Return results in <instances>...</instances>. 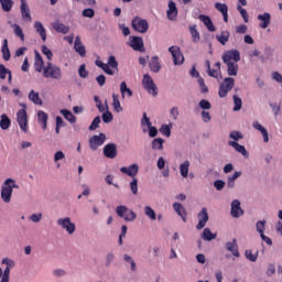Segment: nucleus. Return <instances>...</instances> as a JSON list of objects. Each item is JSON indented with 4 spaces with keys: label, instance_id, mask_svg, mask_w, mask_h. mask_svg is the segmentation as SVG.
Returning <instances> with one entry per match:
<instances>
[{
    "label": "nucleus",
    "instance_id": "1",
    "mask_svg": "<svg viewBox=\"0 0 282 282\" xmlns=\"http://www.w3.org/2000/svg\"><path fill=\"white\" fill-rule=\"evenodd\" d=\"M44 78H52L53 80H61L63 78V72L61 67L54 65L53 63H47L43 70Z\"/></svg>",
    "mask_w": 282,
    "mask_h": 282
},
{
    "label": "nucleus",
    "instance_id": "2",
    "mask_svg": "<svg viewBox=\"0 0 282 282\" xmlns=\"http://www.w3.org/2000/svg\"><path fill=\"white\" fill-rule=\"evenodd\" d=\"M2 265H6L4 270L0 267V282H10V271L14 268V260L4 258L1 261Z\"/></svg>",
    "mask_w": 282,
    "mask_h": 282
},
{
    "label": "nucleus",
    "instance_id": "3",
    "mask_svg": "<svg viewBox=\"0 0 282 282\" xmlns=\"http://www.w3.org/2000/svg\"><path fill=\"white\" fill-rule=\"evenodd\" d=\"M116 213L118 217H120L121 219H124V221H135V219L138 218V215L135 214V212H133L132 209H129L124 205L117 206Z\"/></svg>",
    "mask_w": 282,
    "mask_h": 282
},
{
    "label": "nucleus",
    "instance_id": "4",
    "mask_svg": "<svg viewBox=\"0 0 282 282\" xmlns=\"http://www.w3.org/2000/svg\"><path fill=\"white\" fill-rule=\"evenodd\" d=\"M235 87V78L226 77L219 86L218 96L219 98H226L228 91H232Z\"/></svg>",
    "mask_w": 282,
    "mask_h": 282
},
{
    "label": "nucleus",
    "instance_id": "5",
    "mask_svg": "<svg viewBox=\"0 0 282 282\" xmlns=\"http://www.w3.org/2000/svg\"><path fill=\"white\" fill-rule=\"evenodd\" d=\"M131 25L132 29L135 32H140V34H147V32H149V21H147L145 19L135 17L132 20Z\"/></svg>",
    "mask_w": 282,
    "mask_h": 282
},
{
    "label": "nucleus",
    "instance_id": "6",
    "mask_svg": "<svg viewBox=\"0 0 282 282\" xmlns=\"http://www.w3.org/2000/svg\"><path fill=\"white\" fill-rule=\"evenodd\" d=\"M10 184H14V180L7 178L4 181V185L2 186V191H1V197L6 204H10L12 199V186Z\"/></svg>",
    "mask_w": 282,
    "mask_h": 282
},
{
    "label": "nucleus",
    "instance_id": "7",
    "mask_svg": "<svg viewBox=\"0 0 282 282\" xmlns=\"http://www.w3.org/2000/svg\"><path fill=\"white\" fill-rule=\"evenodd\" d=\"M142 85H143L144 89H147V91L149 94H151V96H158V86H155L153 78L150 77L149 74H145L143 76Z\"/></svg>",
    "mask_w": 282,
    "mask_h": 282
},
{
    "label": "nucleus",
    "instance_id": "8",
    "mask_svg": "<svg viewBox=\"0 0 282 282\" xmlns=\"http://www.w3.org/2000/svg\"><path fill=\"white\" fill-rule=\"evenodd\" d=\"M57 226H61L68 235H74V232H76V224L72 223V218L69 217L59 218L57 220Z\"/></svg>",
    "mask_w": 282,
    "mask_h": 282
},
{
    "label": "nucleus",
    "instance_id": "9",
    "mask_svg": "<svg viewBox=\"0 0 282 282\" xmlns=\"http://www.w3.org/2000/svg\"><path fill=\"white\" fill-rule=\"evenodd\" d=\"M107 135L105 133L95 134L89 139V147L91 151H97L98 147H102Z\"/></svg>",
    "mask_w": 282,
    "mask_h": 282
},
{
    "label": "nucleus",
    "instance_id": "10",
    "mask_svg": "<svg viewBox=\"0 0 282 282\" xmlns=\"http://www.w3.org/2000/svg\"><path fill=\"white\" fill-rule=\"evenodd\" d=\"M225 64L239 63L241 61V54L237 50L227 51L223 55Z\"/></svg>",
    "mask_w": 282,
    "mask_h": 282
},
{
    "label": "nucleus",
    "instance_id": "11",
    "mask_svg": "<svg viewBox=\"0 0 282 282\" xmlns=\"http://www.w3.org/2000/svg\"><path fill=\"white\" fill-rule=\"evenodd\" d=\"M169 52L172 54L174 65H182L184 63V55L178 46H171Z\"/></svg>",
    "mask_w": 282,
    "mask_h": 282
},
{
    "label": "nucleus",
    "instance_id": "12",
    "mask_svg": "<svg viewBox=\"0 0 282 282\" xmlns=\"http://www.w3.org/2000/svg\"><path fill=\"white\" fill-rule=\"evenodd\" d=\"M104 155L108 160H116L118 156V147L115 143H108L104 147Z\"/></svg>",
    "mask_w": 282,
    "mask_h": 282
},
{
    "label": "nucleus",
    "instance_id": "13",
    "mask_svg": "<svg viewBox=\"0 0 282 282\" xmlns=\"http://www.w3.org/2000/svg\"><path fill=\"white\" fill-rule=\"evenodd\" d=\"M18 124L24 133H28V112L25 109L18 111Z\"/></svg>",
    "mask_w": 282,
    "mask_h": 282
},
{
    "label": "nucleus",
    "instance_id": "14",
    "mask_svg": "<svg viewBox=\"0 0 282 282\" xmlns=\"http://www.w3.org/2000/svg\"><path fill=\"white\" fill-rule=\"evenodd\" d=\"M198 224L196 225L197 230H202V228L206 227V224H208V209L204 207L200 213L198 214Z\"/></svg>",
    "mask_w": 282,
    "mask_h": 282
},
{
    "label": "nucleus",
    "instance_id": "15",
    "mask_svg": "<svg viewBox=\"0 0 282 282\" xmlns=\"http://www.w3.org/2000/svg\"><path fill=\"white\" fill-rule=\"evenodd\" d=\"M130 47H132L134 52H144V40H142L140 36H133Z\"/></svg>",
    "mask_w": 282,
    "mask_h": 282
},
{
    "label": "nucleus",
    "instance_id": "16",
    "mask_svg": "<svg viewBox=\"0 0 282 282\" xmlns=\"http://www.w3.org/2000/svg\"><path fill=\"white\" fill-rule=\"evenodd\" d=\"M271 20H272V17L268 12L263 14H259L258 15V21H260L259 28H261V30L268 29L271 23Z\"/></svg>",
    "mask_w": 282,
    "mask_h": 282
},
{
    "label": "nucleus",
    "instance_id": "17",
    "mask_svg": "<svg viewBox=\"0 0 282 282\" xmlns=\"http://www.w3.org/2000/svg\"><path fill=\"white\" fill-rule=\"evenodd\" d=\"M243 215V209H241V202L238 199L232 200L231 203V216L239 218Z\"/></svg>",
    "mask_w": 282,
    "mask_h": 282
},
{
    "label": "nucleus",
    "instance_id": "18",
    "mask_svg": "<svg viewBox=\"0 0 282 282\" xmlns=\"http://www.w3.org/2000/svg\"><path fill=\"white\" fill-rule=\"evenodd\" d=\"M74 50L79 54V56L85 57L87 56V51L85 48V45H83V42L80 41V36L75 37V44H74Z\"/></svg>",
    "mask_w": 282,
    "mask_h": 282
},
{
    "label": "nucleus",
    "instance_id": "19",
    "mask_svg": "<svg viewBox=\"0 0 282 282\" xmlns=\"http://www.w3.org/2000/svg\"><path fill=\"white\" fill-rule=\"evenodd\" d=\"M121 173L129 175V177L135 178V175H138V171H140V167L138 164H132L129 167H121L120 169Z\"/></svg>",
    "mask_w": 282,
    "mask_h": 282
},
{
    "label": "nucleus",
    "instance_id": "20",
    "mask_svg": "<svg viewBox=\"0 0 282 282\" xmlns=\"http://www.w3.org/2000/svg\"><path fill=\"white\" fill-rule=\"evenodd\" d=\"M199 21L204 23V25L207 28L208 32H216L215 24H213V20H210V17L200 14L198 17Z\"/></svg>",
    "mask_w": 282,
    "mask_h": 282
},
{
    "label": "nucleus",
    "instance_id": "21",
    "mask_svg": "<svg viewBox=\"0 0 282 282\" xmlns=\"http://www.w3.org/2000/svg\"><path fill=\"white\" fill-rule=\"evenodd\" d=\"M34 30L37 32V34H40L42 41H47V31L45 30V26H43V23L35 21Z\"/></svg>",
    "mask_w": 282,
    "mask_h": 282
},
{
    "label": "nucleus",
    "instance_id": "22",
    "mask_svg": "<svg viewBox=\"0 0 282 282\" xmlns=\"http://www.w3.org/2000/svg\"><path fill=\"white\" fill-rule=\"evenodd\" d=\"M20 12L23 21L32 22V14H30V7L28 3H21Z\"/></svg>",
    "mask_w": 282,
    "mask_h": 282
},
{
    "label": "nucleus",
    "instance_id": "23",
    "mask_svg": "<svg viewBox=\"0 0 282 282\" xmlns=\"http://www.w3.org/2000/svg\"><path fill=\"white\" fill-rule=\"evenodd\" d=\"M173 208L175 210V213L177 214L178 217H181V219L186 223V208H184V206H182L181 203H174L173 204Z\"/></svg>",
    "mask_w": 282,
    "mask_h": 282
},
{
    "label": "nucleus",
    "instance_id": "24",
    "mask_svg": "<svg viewBox=\"0 0 282 282\" xmlns=\"http://www.w3.org/2000/svg\"><path fill=\"white\" fill-rule=\"evenodd\" d=\"M229 147H232L235 149V151H237V153H241V155H243V158H248V150H246V147L239 144L237 141H229L228 142Z\"/></svg>",
    "mask_w": 282,
    "mask_h": 282
},
{
    "label": "nucleus",
    "instance_id": "25",
    "mask_svg": "<svg viewBox=\"0 0 282 282\" xmlns=\"http://www.w3.org/2000/svg\"><path fill=\"white\" fill-rule=\"evenodd\" d=\"M253 129H256L257 131H260V133L263 138V142H270L268 129H265L263 126H261V123H259V121L253 122Z\"/></svg>",
    "mask_w": 282,
    "mask_h": 282
},
{
    "label": "nucleus",
    "instance_id": "26",
    "mask_svg": "<svg viewBox=\"0 0 282 282\" xmlns=\"http://www.w3.org/2000/svg\"><path fill=\"white\" fill-rule=\"evenodd\" d=\"M44 65H45V62L43 61V57L39 52L35 51V62H34L35 72L41 74V72H43Z\"/></svg>",
    "mask_w": 282,
    "mask_h": 282
},
{
    "label": "nucleus",
    "instance_id": "27",
    "mask_svg": "<svg viewBox=\"0 0 282 282\" xmlns=\"http://www.w3.org/2000/svg\"><path fill=\"white\" fill-rule=\"evenodd\" d=\"M215 8L223 14L225 23H228V4L216 2Z\"/></svg>",
    "mask_w": 282,
    "mask_h": 282
},
{
    "label": "nucleus",
    "instance_id": "28",
    "mask_svg": "<svg viewBox=\"0 0 282 282\" xmlns=\"http://www.w3.org/2000/svg\"><path fill=\"white\" fill-rule=\"evenodd\" d=\"M189 34L192 36L193 43H199L202 41V36L199 35V31H197V24H192L188 26Z\"/></svg>",
    "mask_w": 282,
    "mask_h": 282
},
{
    "label": "nucleus",
    "instance_id": "29",
    "mask_svg": "<svg viewBox=\"0 0 282 282\" xmlns=\"http://www.w3.org/2000/svg\"><path fill=\"white\" fill-rule=\"evenodd\" d=\"M176 17H177V7L173 2V0H170L169 10H167V19H170V21H175Z\"/></svg>",
    "mask_w": 282,
    "mask_h": 282
},
{
    "label": "nucleus",
    "instance_id": "30",
    "mask_svg": "<svg viewBox=\"0 0 282 282\" xmlns=\"http://www.w3.org/2000/svg\"><path fill=\"white\" fill-rule=\"evenodd\" d=\"M226 248L234 257H239V246L237 245V239H234L231 242H227Z\"/></svg>",
    "mask_w": 282,
    "mask_h": 282
},
{
    "label": "nucleus",
    "instance_id": "31",
    "mask_svg": "<svg viewBox=\"0 0 282 282\" xmlns=\"http://www.w3.org/2000/svg\"><path fill=\"white\" fill-rule=\"evenodd\" d=\"M149 67H150L151 72H154V74H158V72H160V69H162V65H160V57H158V56L152 57L149 63Z\"/></svg>",
    "mask_w": 282,
    "mask_h": 282
},
{
    "label": "nucleus",
    "instance_id": "32",
    "mask_svg": "<svg viewBox=\"0 0 282 282\" xmlns=\"http://www.w3.org/2000/svg\"><path fill=\"white\" fill-rule=\"evenodd\" d=\"M47 112L43 111V110H40L37 111V120H39V123L42 126V129H47Z\"/></svg>",
    "mask_w": 282,
    "mask_h": 282
},
{
    "label": "nucleus",
    "instance_id": "33",
    "mask_svg": "<svg viewBox=\"0 0 282 282\" xmlns=\"http://www.w3.org/2000/svg\"><path fill=\"white\" fill-rule=\"evenodd\" d=\"M225 65H227L228 76H237V74H239V65L236 62L228 63V64H225Z\"/></svg>",
    "mask_w": 282,
    "mask_h": 282
},
{
    "label": "nucleus",
    "instance_id": "34",
    "mask_svg": "<svg viewBox=\"0 0 282 282\" xmlns=\"http://www.w3.org/2000/svg\"><path fill=\"white\" fill-rule=\"evenodd\" d=\"M29 100L33 102L34 105H39L40 107L43 106V99H41V96L39 93L31 90L29 94Z\"/></svg>",
    "mask_w": 282,
    "mask_h": 282
},
{
    "label": "nucleus",
    "instance_id": "35",
    "mask_svg": "<svg viewBox=\"0 0 282 282\" xmlns=\"http://www.w3.org/2000/svg\"><path fill=\"white\" fill-rule=\"evenodd\" d=\"M230 39V32L229 31H223L219 35H216V40L220 45H226Z\"/></svg>",
    "mask_w": 282,
    "mask_h": 282
},
{
    "label": "nucleus",
    "instance_id": "36",
    "mask_svg": "<svg viewBox=\"0 0 282 282\" xmlns=\"http://www.w3.org/2000/svg\"><path fill=\"white\" fill-rule=\"evenodd\" d=\"M53 30H55L56 32H59V34H67L69 32V26L61 22H55L53 23Z\"/></svg>",
    "mask_w": 282,
    "mask_h": 282
},
{
    "label": "nucleus",
    "instance_id": "37",
    "mask_svg": "<svg viewBox=\"0 0 282 282\" xmlns=\"http://www.w3.org/2000/svg\"><path fill=\"white\" fill-rule=\"evenodd\" d=\"M202 239L204 241H213V239H217V234H213L210 228H205L202 234Z\"/></svg>",
    "mask_w": 282,
    "mask_h": 282
},
{
    "label": "nucleus",
    "instance_id": "38",
    "mask_svg": "<svg viewBox=\"0 0 282 282\" xmlns=\"http://www.w3.org/2000/svg\"><path fill=\"white\" fill-rule=\"evenodd\" d=\"M120 93L122 95V98H124V96H128V98H131L133 96V90L127 87V82H122L120 84Z\"/></svg>",
    "mask_w": 282,
    "mask_h": 282
},
{
    "label": "nucleus",
    "instance_id": "39",
    "mask_svg": "<svg viewBox=\"0 0 282 282\" xmlns=\"http://www.w3.org/2000/svg\"><path fill=\"white\" fill-rule=\"evenodd\" d=\"M0 128L6 131L7 129H10V124H12V121L8 118L6 113L1 115L0 117Z\"/></svg>",
    "mask_w": 282,
    "mask_h": 282
},
{
    "label": "nucleus",
    "instance_id": "40",
    "mask_svg": "<svg viewBox=\"0 0 282 282\" xmlns=\"http://www.w3.org/2000/svg\"><path fill=\"white\" fill-rule=\"evenodd\" d=\"M61 113L65 118V120L70 122V124H74L76 122V116H74V113H72V111H69L67 109H62Z\"/></svg>",
    "mask_w": 282,
    "mask_h": 282
},
{
    "label": "nucleus",
    "instance_id": "41",
    "mask_svg": "<svg viewBox=\"0 0 282 282\" xmlns=\"http://www.w3.org/2000/svg\"><path fill=\"white\" fill-rule=\"evenodd\" d=\"M152 149L154 151H162V149H164V139L162 138L153 139Z\"/></svg>",
    "mask_w": 282,
    "mask_h": 282
},
{
    "label": "nucleus",
    "instance_id": "42",
    "mask_svg": "<svg viewBox=\"0 0 282 282\" xmlns=\"http://www.w3.org/2000/svg\"><path fill=\"white\" fill-rule=\"evenodd\" d=\"M112 107L117 113H120L122 111V106H120V99L117 94L112 95Z\"/></svg>",
    "mask_w": 282,
    "mask_h": 282
},
{
    "label": "nucleus",
    "instance_id": "43",
    "mask_svg": "<svg viewBox=\"0 0 282 282\" xmlns=\"http://www.w3.org/2000/svg\"><path fill=\"white\" fill-rule=\"evenodd\" d=\"M0 4L3 12H10L14 6V2L12 0H0Z\"/></svg>",
    "mask_w": 282,
    "mask_h": 282
},
{
    "label": "nucleus",
    "instance_id": "44",
    "mask_svg": "<svg viewBox=\"0 0 282 282\" xmlns=\"http://www.w3.org/2000/svg\"><path fill=\"white\" fill-rule=\"evenodd\" d=\"M13 32L15 36L20 39V41H25V34H23V29L19 24H12Z\"/></svg>",
    "mask_w": 282,
    "mask_h": 282
},
{
    "label": "nucleus",
    "instance_id": "45",
    "mask_svg": "<svg viewBox=\"0 0 282 282\" xmlns=\"http://www.w3.org/2000/svg\"><path fill=\"white\" fill-rule=\"evenodd\" d=\"M191 166V162L189 161H185L184 163H182L180 165V171H181V175L182 177H188V169Z\"/></svg>",
    "mask_w": 282,
    "mask_h": 282
},
{
    "label": "nucleus",
    "instance_id": "46",
    "mask_svg": "<svg viewBox=\"0 0 282 282\" xmlns=\"http://www.w3.org/2000/svg\"><path fill=\"white\" fill-rule=\"evenodd\" d=\"M144 213H145V216L149 217V219H151L152 221H155V219H158V216L155 215V210H153L151 206H145Z\"/></svg>",
    "mask_w": 282,
    "mask_h": 282
},
{
    "label": "nucleus",
    "instance_id": "47",
    "mask_svg": "<svg viewBox=\"0 0 282 282\" xmlns=\"http://www.w3.org/2000/svg\"><path fill=\"white\" fill-rule=\"evenodd\" d=\"M245 257H246V259H248L249 261H252L254 263V261H257V259L259 257V251H257L256 253H252V250L248 249L245 251Z\"/></svg>",
    "mask_w": 282,
    "mask_h": 282
},
{
    "label": "nucleus",
    "instance_id": "48",
    "mask_svg": "<svg viewBox=\"0 0 282 282\" xmlns=\"http://www.w3.org/2000/svg\"><path fill=\"white\" fill-rule=\"evenodd\" d=\"M206 66H207L208 76H210L212 78H218L220 70L210 68V62L209 61L206 62Z\"/></svg>",
    "mask_w": 282,
    "mask_h": 282
},
{
    "label": "nucleus",
    "instance_id": "49",
    "mask_svg": "<svg viewBox=\"0 0 282 282\" xmlns=\"http://www.w3.org/2000/svg\"><path fill=\"white\" fill-rule=\"evenodd\" d=\"M2 54L6 61H10V48L8 47V40L3 41Z\"/></svg>",
    "mask_w": 282,
    "mask_h": 282
},
{
    "label": "nucleus",
    "instance_id": "50",
    "mask_svg": "<svg viewBox=\"0 0 282 282\" xmlns=\"http://www.w3.org/2000/svg\"><path fill=\"white\" fill-rule=\"evenodd\" d=\"M234 111H240L243 102L241 101V98L239 96L234 95Z\"/></svg>",
    "mask_w": 282,
    "mask_h": 282
},
{
    "label": "nucleus",
    "instance_id": "51",
    "mask_svg": "<svg viewBox=\"0 0 282 282\" xmlns=\"http://www.w3.org/2000/svg\"><path fill=\"white\" fill-rule=\"evenodd\" d=\"M101 118H102V122H105L106 124H109V122L113 121V115L109 110L104 112Z\"/></svg>",
    "mask_w": 282,
    "mask_h": 282
},
{
    "label": "nucleus",
    "instance_id": "52",
    "mask_svg": "<svg viewBox=\"0 0 282 282\" xmlns=\"http://www.w3.org/2000/svg\"><path fill=\"white\" fill-rule=\"evenodd\" d=\"M12 73V70L8 69L6 65L0 64V79L6 80V77Z\"/></svg>",
    "mask_w": 282,
    "mask_h": 282
},
{
    "label": "nucleus",
    "instance_id": "53",
    "mask_svg": "<svg viewBox=\"0 0 282 282\" xmlns=\"http://www.w3.org/2000/svg\"><path fill=\"white\" fill-rule=\"evenodd\" d=\"M159 131L160 133H162V135H165L166 138H171V126L162 124Z\"/></svg>",
    "mask_w": 282,
    "mask_h": 282
},
{
    "label": "nucleus",
    "instance_id": "54",
    "mask_svg": "<svg viewBox=\"0 0 282 282\" xmlns=\"http://www.w3.org/2000/svg\"><path fill=\"white\" fill-rule=\"evenodd\" d=\"M100 116L95 117L91 124L89 126V131H96V129L100 127Z\"/></svg>",
    "mask_w": 282,
    "mask_h": 282
},
{
    "label": "nucleus",
    "instance_id": "55",
    "mask_svg": "<svg viewBox=\"0 0 282 282\" xmlns=\"http://www.w3.org/2000/svg\"><path fill=\"white\" fill-rule=\"evenodd\" d=\"M108 66L111 67V69H116V72H118V61H116V56H109Z\"/></svg>",
    "mask_w": 282,
    "mask_h": 282
},
{
    "label": "nucleus",
    "instance_id": "56",
    "mask_svg": "<svg viewBox=\"0 0 282 282\" xmlns=\"http://www.w3.org/2000/svg\"><path fill=\"white\" fill-rule=\"evenodd\" d=\"M229 138L235 140V142H239V140H243V134L239 131H232L230 132Z\"/></svg>",
    "mask_w": 282,
    "mask_h": 282
},
{
    "label": "nucleus",
    "instance_id": "57",
    "mask_svg": "<svg viewBox=\"0 0 282 282\" xmlns=\"http://www.w3.org/2000/svg\"><path fill=\"white\" fill-rule=\"evenodd\" d=\"M256 228H257L259 235H263V232H265V220H259L256 224Z\"/></svg>",
    "mask_w": 282,
    "mask_h": 282
},
{
    "label": "nucleus",
    "instance_id": "58",
    "mask_svg": "<svg viewBox=\"0 0 282 282\" xmlns=\"http://www.w3.org/2000/svg\"><path fill=\"white\" fill-rule=\"evenodd\" d=\"M78 75L80 78H87L89 76V72H87V68L85 64H82L78 68Z\"/></svg>",
    "mask_w": 282,
    "mask_h": 282
},
{
    "label": "nucleus",
    "instance_id": "59",
    "mask_svg": "<svg viewBox=\"0 0 282 282\" xmlns=\"http://www.w3.org/2000/svg\"><path fill=\"white\" fill-rule=\"evenodd\" d=\"M42 54L46 56L47 61H52L54 54L52 53V50H50L47 46L43 45L42 46Z\"/></svg>",
    "mask_w": 282,
    "mask_h": 282
},
{
    "label": "nucleus",
    "instance_id": "60",
    "mask_svg": "<svg viewBox=\"0 0 282 282\" xmlns=\"http://www.w3.org/2000/svg\"><path fill=\"white\" fill-rule=\"evenodd\" d=\"M237 10H238V12H240L245 23H248V21H249L248 11H246V9H242L241 6H238Z\"/></svg>",
    "mask_w": 282,
    "mask_h": 282
},
{
    "label": "nucleus",
    "instance_id": "61",
    "mask_svg": "<svg viewBox=\"0 0 282 282\" xmlns=\"http://www.w3.org/2000/svg\"><path fill=\"white\" fill-rule=\"evenodd\" d=\"M96 12L94 9H84L83 10V17H86V19H94Z\"/></svg>",
    "mask_w": 282,
    "mask_h": 282
},
{
    "label": "nucleus",
    "instance_id": "62",
    "mask_svg": "<svg viewBox=\"0 0 282 282\" xmlns=\"http://www.w3.org/2000/svg\"><path fill=\"white\" fill-rule=\"evenodd\" d=\"M130 188L133 195H138V178H133L130 183Z\"/></svg>",
    "mask_w": 282,
    "mask_h": 282
},
{
    "label": "nucleus",
    "instance_id": "63",
    "mask_svg": "<svg viewBox=\"0 0 282 282\" xmlns=\"http://www.w3.org/2000/svg\"><path fill=\"white\" fill-rule=\"evenodd\" d=\"M214 186H215L216 191H224V186H226V182H224L221 180H217L214 182Z\"/></svg>",
    "mask_w": 282,
    "mask_h": 282
},
{
    "label": "nucleus",
    "instance_id": "64",
    "mask_svg": "<svg viewBox=\"0 0 282 282\" xmlns=\"http://www.w3.org/2000/svg\"><path fill=\"white\" fill-rule=\"evenodd\" d=\"M198 105H199L200 109H210V107H212L210 101H208L206 99H202Z\"/></svg>",
    "mask_w": 282,
    "mask_h": 282
}]
</instances>
